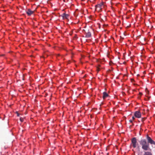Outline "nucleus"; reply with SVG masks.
I'll use <instances>...</instances> for the list:
<instances>
[{"instance_id": "nucleus-1", "label": "nucleus", "mask_w": 155, "mask_h": 155, "mask_svg": "<svg viewBox=\"0 0 155 155\" xmlns=\"http://www.w3.org/2000/svg\"><path fill=\"white\" fill-rule=\"evenodd\" d=\"M140 145L142 148L145 151H147L150 149L149 144L147 142L145 139L141 140L139 141Z\"/></svg>"}, {"instance_id": "nucleus-2", "label": "nucleus", "mask_w": 155, "mask_h": 155, "mask_svg": "<svg viewBox=\"0 0 155 155\" xmlns=\"http://www.w3.org/2000/svg\"><path fill=\"white\" fill-rule=\"evenodd\" d=\"M131 144L132 147L135 148L137 147V140L136 137H134L131 139Z\"/></svg>"}, {"instance_id": "nucleus-3", "label": "nucleus", "mask_w": 155, "mask_h": 155, "mask_svg": "<svg viewBox=\"0 0 155 155\" xmlns=\"http://www.w3.org/2000/svg\"><path fill=\"white\" fill-rule=\"evenodd\" d=\"M147 138L148 141V143L149 144L150 143L151 144H154L155 145V142L153 141L152 139L149 137L147 135Z\"/></svg>"}, {"instance_id": "nucleus-4", "label": "nucleus", "mask_w": 155, "mask_h": 155, "mask_svg": "<svg viewBox=\"0 0 155 155\" xmlns=\"http://www.w3.org/2000/svg\"><path fill=\"white\" fill-rule=\"evenodd\" d=\"M60 16L62 17L63 20H64L65 19H68L69 15L68 14H66L65 12L62 14Z\"/></svg>"}, {"instance_id": "nucleus-5", "label": "nucleus", "mask_w": 155, "mask_h": 155, "mask_svg": "<svg viewBox=\"0 0 155 155\" xmlns=\"http://www.w3.org/2000/svg\"><path fill=\"white\" fill-rule=\"evenodd\" d=\"M85 33L86 34L85 37L87 38H89L91 36V33L89 30L85 31Z\"/></svg>"}, {"instance_id": "nucleus-6", "label": "nucleus", "mask_w": 155, "mask_h": 155, "mask_svg": "<svg viewBox=\"0 0 155 155\" xmlns=\"http://www.w3.org/2000/svg\"><path fill=\"white\" fill-rule=\"evenodd\" d=\"M134 116L136 117L140 118L141 117V115L139 111H137L134 113Z\"/></svg>"}, {"instance_id": "nucleus-7", "label": "nucleus", "mask_w": 155, "mask_h": 155, "mask_svg": "<svg viewBox=\"0 0 155 155\" xmlns=\"http://www.w3.org/2000/svg\"><path fill=\"white\" fill-rule=\"evenodd\" d=\"M26 13L28 16H30L34 13V11L31 10L30 9H28L26 11Z\"/></svg>"}, {"instance_id": "nucleus-8", "label": "nucleus", "mask_w": 155, "mask_h": 155, "mask_svg": "<svg viewBox=\"0 0 155 155\" xmlns=\"http://www.w3.org/2000/svg\"><path fill=\"white\" fill-rule=\"evenodd\" d=\"M103 4L102 3H101L100 4H98V5H95V8H96V9H97V8H99V10H100L101 9V6H102L103 5Z\"/></svg>"}, {"instance_id": "nucleus-9", "label": "nucleus", "mask_w": 155, "mask_h": 155, "mask_svg": "<svg viewBox=\"0 0 155 155\" xmlns=\"http://www.w3.org/2000/svg\"><path fill=\"white\" fill-rule=\"evenodd\" d=\"M109 96L108 94L106 92L103 93V98L104 99H105L107 97Z\"/></svg>"}, {"instance_id": "nucleus-10", "label": "nucleus", "mask_w": 155, "mask_h": 155, "mask_svg": "<svg viewBox=\"0 0 155 155\" xmlns=\"http://www.w3.org/2000/svg\"><path fill=\"white\" fill-rule=\"evenodd\" d=\"M143 155H153L152 153L150 152L145 151Z\"/></svg>"}, {"instance_id": "nucleus-11", "label": "nucleus", "mask_w": 155, "mask_h": 155, "mask_svg": "<svg viewBox=\"0 0 155 155\" xmlns=\"http://www.w3.org/2000/svg\"><path fill=\"white\" fill-rule=\"evenodd\" d=\"M20 120L22 122H23V119L21 117L20 118Z\"/></svg>"}, {"instance_id": "nucleus-12", "label": "nucleus", "mask_w": 155, "mask_h": 155, "mask_svg": "<svg viewBox=\"0 0 155 155\" xmlns=\"http://www.w3.org/2000/svg\"><path fill=\"white\" fill-rule=\"evenodd\" d=\"M97 70L98 71H99L100 70V69L98 67H97Z\"/></svg>"}, {"instance_id": "nucleus-13", "label": "nucleus", "mask_w": 155, "mask_h": 155, "mask_svg": "<svg viewBox=\"0 0 155 155\" xmlns=\"http://www.w3.org/2000/svg\"><path fill=\"white\" fill-rule=\"evenodd\" d=\"M17 115L18 116H19V114L18 113V112H17Z\"/></svg>"}, {"instance_id": "nucleus-14", "label": "nucleus", "mask_w": 155, "mask_h": 155, "mask_svg": "<svg viewBox=\"0 0 155 155\" xmlns=\"http://www.w3.org/2000/svg\"><path fill=\"white\" fill-rule=\"evenodd\" d=\"M139 94H140V96H141L142 94V93L140 92L139 93Z\"/></svg>"}, {"instance_id": "nucleus-15", "label": "nucleus", "mask_w": 155, "mask_h": 155, "mask_svg": "<svg viewBox=\"0 0 155 155\" xmlns=\"http://www.w3.org/2000/svg\"><path fill=\"white\" fill-rule=\"evenodd\" d=\"M132 119L133 120H134L135 119V117L134 116L132 117Z\"/></svg>"}, {"instance_id": "nucleus-16", "label": "nucleus", "mask_w": 155, "mask_h": 155, "mask_svg": "<svg viewBox=\"0 0 155 155\" xmlns=\"http://www.w3.org/2000/svg\"><path fill=\"white\" fill-rule=\"evenodd\" d=\"M129 121H130V122H131V123L132 122V120H129Z\"/></svg>"}, {"instance_id": "nucleus-17", "label": "nucleus", "mask_w": 155, "mask_h": 155, "mask_svg": "<svg viewBox=\"0 0 155 155\" xmlns=\"http://www.w3.org/2000/svg\"><path fill=\"white\" fill-rule=\"evenodd\" d=\"M4 55V54H3L0 55V56H3Z\"/></svg>"}, {"instance_id": "nucleus-18", "label": "nucleus", "mask_w": 155, "mask_h": 155, "mask_svg": "<svg viewBox=\"0 0 155 155\" xmlns=\"http://www.w3.org/2000/svg\"><path fill=\"white\" fill-rule=\"evenodd\" d=\"M134 81V80L133 79H131V81L132 82V81Z\"/></svg>"}]
</instances>
